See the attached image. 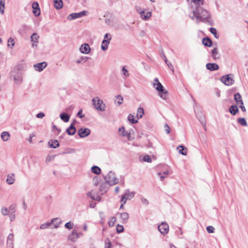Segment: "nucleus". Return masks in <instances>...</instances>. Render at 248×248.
<instances>
[{"label": "nucleus", "instance_id": "obj_51", "mask_svg": "<svg viewBox=\"0 0 248 248\" xmlns=\"http://www.w3.org/2000/svg\"><path fill=\"white\" fill-rule=\"evenodd\" d=\"M99 191L101 192H106L107 190L106 189V184H101L99 186Z\"/></svg>", "mask_w": 248, "mask_h": 248}, {"label": "nucleus", "instance_id": "obj_59", "mask_svg": "<svg viewBox=\"0 0 248 248\" xmlns=\"http://www.w3.org/2000/svg\"><path fill=\"white\" fill-rule=\"evenodd\" d=\"M77 116L80 118H82L83 117H84V114H82V110L81 109L79 110L77 114Z\"/></svg>", "mask_w": 248, "mask_h": 248}, {"label": "nucleus", "instance_id": "obj_28", "mask_svg": "<svg viewBox=\"0 0 248 248\" xmlns=\"http://www.w3.org/2000/svg\"><path fill=\"white\" fill-rule=\"evenodd\" d=\"M31 29V27L27 25H23L20 30L18 31V32L20 34L26 33L29 30Z\"/></svg>", "mask_w": 248, "mask_h": 248}, {"label": "nucleus", "instance_id": "obj_22", "mask_svg": "<svg viewBox=\"0 0 248 248\" xmlns=\"http://www.w3.org/2000/svg\"><path fill=\"white\" fill-rule=\"evenodd\" d=\"M202 43L204 46L208 47L211 46L213 44L212 41L209 37L203 38Z\"/></svg>", "mask_w": 248, "mask_h": 248}, {"label": "nucleus", "instance_id": "obj_5", "mask_svg": "<svg viewBox=\"0 0 248 248\" xmlns=\"http://www.w3.org/2000/svg\"><path fill=\"white\" fill-rule=\"evenodd\" d=\"M87 11H83L82 12H79V13H74L72 14H70L68 17L67 19L70 20H74L76 18L81 17L83 16H84L87 15Z\"/></svg>", "mask_w": 248, "mask_h": 248}, {"label": "nucleus", "instance_id": "obj_17", "mask_svg": "<svg viewBox=\"0 0 248 248\" xmlns=\"http://www.w3.org/2000/svg\"><path fill=\"white\" fill-rule=\"evenodd\" d=\"M14 236L13 233H10L7 237V244L10 248H14Z\"/></svg>", "mask_w": 248, "mask_h": 248}, {"label": "nucleus", "instance_id": "obj_26", "mask_svg": "<svg viewBox=\"0 0 248 248\" xmlns=\"http://www.w3.org/2000/svg\"><path fill=\"white\" fill-rule=\"evenodd\" d=\"M54 6L57 9H61L62 8L63 6V3L62 0H53Z\"/></svg>", "mask_w": 248, "mask_h": 248}, {"label": "nucleus", "instance_id": "obj_8", "mask_svg": "<svg viewBox=\"0 0 248 248\" xmlns=\"http://www.w3.org/2000/svg\"><path fill=\"white\" fill-rule=\"evenodd\" d=\"M91 133V130L88 128H81L78 131V135L80 138H85Z\"/></svg>", "mask_w": 248, "mask_h": 248}, {"label": "nucleus", "instance_id": "obj_29", "mask_svg": "<svg viewBox=\"0 0 248 248\" xmlns=\"http://www.w3.org/2000/svg\"><path fill=\"white\" fill-rule=\"evenodd\" d=\"M10 135L8 132L4 131L1 134V138L4 141H8L10 139Z\"/></svg>", "mask_w": 248, "mask_h": 248}, {"label": "nucleus", "instance_id": "obj_62", "mask_svg": "<svg viewBox=\"0 0 248 248\" xmlns=\"http://www.w3.org/2000/svg\"><path fill=\"white\" fill-rule=\"evenodd\" d=\"M93 181H94V185L95 186H97L99 183V182L98 181V178L96 177H94L93 178Z\"/></svg>", "mask_w": 248, "mask_h": 248}, {"label": "nucleus", "instance_id": "obj_39", "mask_svg": "<svg viewBox=\"0 0 248 248\" xmlns=\"http://www.w3.org/2000/svg\"><path fill=\"white\" fill-rule=\"evenodd\" d=\"M5 0H0V13L3 15L4 13Z\"/></svg>", "mask_w": 248, "mask_h": 248}, {"label": "nucleus", "instance_id": "obj_64", "mask_svg": "<svg viewBox=\"0 0 248 248\" xmlns=\"http://www.w3.org/2000/svg\"><path fill=\"white\" fill-rule=\"evenodd\" d=\"M87 196L90 197L92 199L96 200L94 196L92 195L91 192H88L87 194Z\"/></svg>", "mask_w": 248, "mask_h": 248}, {"label": "nucleus", "instance_id": "obj_43", "mask_svg": "<svg viewBox=\"0 0 248 248\" xmlns=\"http://www.w3.org/2000/svg\"><path fill=\"white\" fill-rule=\"evenodd\" d=\"M15 44V42L13 38L10 37L8 39V46H10L12 48Z\"/></svg>", "mask_w": 248, "mask_h": 248}, {"label": "nucleus", "instance_id": "obj_4", "mask_svg": "<svg viewBox=\"0 0 248 248\" xmlns=\"http://www.w3.org/2000/svg\"><path fill=\"white\" fill-rule=\"evenodd\" d=\"M155 89L158 92L159 96L163 99H166L168 94V92L164 90V87L160 82L154 83Z\"/></svg>", "mask_w": 248, "mask_h": 248}, {"label": "nucleus", "instance_id": "obj_61", "mask_svg": "<svg viewBox=\"0 0 248 248\" xmlns=\"http://www.w3.org/2000/svg\"><path fill=\"white\" fill-rule=\"evenodd\" d=\"M165 131L167 134H169L170 133V128L167 124H166L165 125Z\"/></svg>", "mask_w": 248, "mask_h": 248}, {"label": "nucleus", "instance_id": "obj_42", "mask_svg": "<svg viewBox=\"0 0 248 248\" xmlns=\"http://www.w3.org/2000/svg\"><path fill=\"white\" fill-rule=\"evenodd\" d=\"M169 171H164L163 173L161 172H158L157 174L160 176V180L162 181L165 178H166L169 175Z\"/></svg>", "mask_w": 248, "mask_h": 248}, {"label": "nucleus", "instance_id": "obj_9", "mask_svg": "<svg viewBox=\"0 0 248 248\" xmlns=\"http://www.w3.org/2000/svg\"><path fill=\"white\" fill-rule=\"evenodd\" d=\"M137 10L140 14L141 18L144 20H149L151 16V12H146L145 10H140L139 9Z\"/></svg>", "mask_w": 248, "mask_h": 248}, {"label": "nucleus", "instance_id": "obj_56", "mask_svg": "<svg viewBox=\"0 0 248 248\" xmlns=\"http://www.w3.org/2000/svg\"><path fill=\"white\" fill-rule=\"evenodd\" d=\"M207 231L208 233L214 232L215 228L212 226H209L206 228Z\"/></svg>", "mask_w": 248, "mask_h": 248}, {"label": "nucleus", "instance_id": "obj_25", "mask_svg": "<svg viewBox=\"0 0 248 248\" xmlns=\"http://www.w3.org/2000/svg\"><path fill=\"white\" fill-rule=\"evenodd\" d=\"M238 111L239 109L235 105H232L229 108V112L232 115H235Z\"/></svg>", "mask_w": 248, "mask_h": 248}, {"label": "nucleus", "instance_id": "obj_60", "mask_svg": "<svg viewBox=\"0 0 248 248\" xmlns=\"http://www.w3.org/2000/svg\"><path fill=\"white\" fill-rule=\"evenodd\" d=\"M45 116V114L43 112H39L36 115V117L38 118H43Z\"/></svg>", "mask_w": 248, "mask_h": 248}, {"label": "nucleus", "instance_id": "obj_10", "mask_svg": "<svg viewBox=\"0 0 248 248\" xmlns=\"http://www.w3.org/2000/svg\"><path fill=\"white\" fill-rule=\"evenodd\" d=\"M79 237V233L75 230H74L68 236V239L72 242H75L77 239Z\"/></svg>", "mask_w": 248, "mask_h": 248}, {"label": "nucleus", "instance_id": "obj_12", "mask_svg": "<svg viewBox=\"0 0 248 248\" xmlns=\"http://www.w3.org/2000/svg\"><path fill=\"white\" fill-rule=\"evenodd\" d=\"M32 8L33 9L32 12L34 15L38 16L40 15V9L39 4L37 2H33L32 4Z\"/></svg>", "mask_w": 248, "mask_h": 248}, {"label": "nucleus", "instance_id": "obj_58", "mask_svg": "<svg viewBox=\"0 0 248 248\" xmlns=\"http://www.w3.org/2000/svg\"><path fill=\"white\" fill-rule=\"evenodd\" d=\"M9 214L10 221L11 222L13 221L15 219V213H9Z\"/></svg>", "mask_w": 248, "mask_h": 248}, {"label": "nucleus", "instance_id": "obj_41", "mask_svg": "<svg viewBox=\"0 0 248 248\" xmlns=\"http://www.w3.org/2000/svg\"><path fill=\"white\" fill-rule=\"evenodd\" d=\"M116 221V218L115 217H110L108 221V226L109 227L114 226Z\"/></svg>", "mask_w": 248, "mask_h": 248}, {"label": "nucleus", "instance_id": "obj_45", "mask_svg": "<svg viewBox=\"0 0 248 248\" xmlns=\"http://www.w3.org/2000/svg\"><path fill=\"white\" fill-rule=\"evenodd\" d=\"M88 59L89 58L87 56H81L79 58V59L76 61V63L78 64L80 63L82 61H83L84 62H86Z\"/></svg>", "mask_w": 248, "mask_h": 248}, {"label": "nucleus", "instance_id": "obj_13", "mask_svg": "<svg viewBox=\"0 0 248 248\" xmlns=\"http://www.w3.org/2000/svg\"><path fill=\"white\" fill-rule=\"evenodd\" d=\"M90 47L89 44L87 43L83 44L79 48V50L81 53L86 54H89L90 52Z\"/></svg>", "mask_w": 248, "mask_h": 248}, {"label": "nucleus", "instance_id": "obj_52", "mask_svg": "<svg viewBox=\"0 0 248 248\" xmlns=\"http://www.w3.org/2000/svg\"><path fill=\"white\" fill-rule=\"evenodd\" d=\"M73 223L69 221L68 222H67L65 224V227L68 229H71L73 227Z\"/></svg>", "mask_w": 248, "mask_h": 248}, {"label": "nucleus", "instance_id": "obj_37", "mask_svg": "<svg viewBox=\"0 0 248 248\" xmlns=\"http://www.w3.org/2000/svg\"><path fill=\"white\" fill-rule=\"evenodd\" d=\"M39 38V35L37 33H33L31 37V42H35V43H38V39Z\"/></svg>", "mask_w": 248, "mask_h": 248}, {"label": "nucleus", "instance_id": "obj_7", "mask_svg": "<svg viewBox=\"0 0 248 248\" xmlns=\"http://www.w3.org/2000/svg\"><path fill=\"white\" fill-rule=\"evenodd\" d=\"M158 229L160 233L165 235L169 231V225L165 222H163L158 226Z\"/></svg>", "mask_w": 248, "mask_h": 248}, {"label": "nucleus", "instance_id": "obj_24", "mask_svg": "<svg viewBox=\"0 0 248 248\" xmlns=\"http://www.w3.org/2000/svg\"><path fill=\"white\" fill-rule=\"evenodd\" d=\"M234 99L237 105H243V101L242 99L241 95L239 93H235L234 96Z\"/></svg>", "mask_w": 248, "mask_h": 248}, {"label": "nucleus", "instance_id": "obj_40", "mask_svg": "<svg viewBox=\"0 0 248 248\" xmlns=\"http://www.w3.org/2000/svg\"><path fill=\"white\" fill-rule=\"evenodd\" d=\"M237 122L242 126H247V123L244 118H239L237 119Z\"/></svg>", "mask_w": 248, "mask_h": 248}, {"label": "nucleus", "instance_id": "obj_11", "mask_svg": "<svg viewBox=\"0 0 248 248\" xmlns=\"http://www.w3.org/2000/svg\"><path fill=\"white\" fill-rule=\"evenodd\" d=\"M117 215L120 216V218L121 220V222L122 223H126L128 222V219L129 218V214L128 213H117Z\"/></svg>", "mask_w": 248, "mask_h": 248}, {"label": "nucleus", "instance_id": "obj_15", "mask_svg": "<svg viewBox=\"0 0 248 248\" xmlns=\"http://www.w3.org/2000/svg\"><path fill=\"white\" fill-rule=\"evenodd\" d=\"M27 65L25 63L21 62L18 63L16 67V69L18 73L22 74L23 72L26 70Z\"/></svg>", "mask_w": 248, "mask_h": 248}, {"label": "nucleus", "instance_id": "obj_57", "mask_svg": "<svg viewBox=\"0 0 248 248\" xmlns=\"http://www.w3.org/2000/svg\"><path fill=\"white\" fill-rule=\"evenodd\" d=\"M128 200H129V197H125V196L124 195L121 198V202L122 203L125 204Z\"/></svg>", "mask_w": 248, "mask_h": 248}, {"label": "nucleus", "instance_id": "obj_18", "mask_svg": "<svg viewBox=\"0 0 248 248\" xmlns=\"http://www.w3.org/2000/svg\"><path fill=\"white\" fill-rule=\"evenodd\" d=\"M66 132L70 136H73L76 133V128L74 125V123L70 124V126L66 129Z\"/></svg>", "mask_w": 248, "mask_h": 248}, {"label": "nucleus", "instance_id": "obj_14", "mask_svg": "<svg viewBox=\"0 0 248 248\" xmlns=\"http://www.w3.org/2000/svg\"><path fill=\"white\" fill-rule=\"evenodd\" d=\"M47 62H44L35 64L33 66L34 68H35L36 71L41 72L47 66Z\"/></svg>", "mask_w": 248, "mask_h": 248}, {"label": "nucleus", "instance_id": "obj_50", "mask_svg": "<svg viewBox=\"0 0 248 248\" xmlns=\"http://www.w3.org/2000/svg\"><path fill=\"white\" fill-rule=\"evenodd\" d=\"M124 230V227L122 225L118 224L116 226V231L118 233H121Z\"/></svg>", "mask_w": 248, "mask_h": 248}, {"label": "nucleus", "instance_id": "obj_63", "mask_svg": "<svg viewBox=\"0 0 248 248\" xmlns=\"http://www.w3.org/2000/svg\"><path fill=\"white\" fill-rule=\"evenodd\" d=\"M240 105L239 107L240 108L242 111L243 112H245L246 111V109L245 106H244V103L243 102V105H242V104H240Z\"/></svg>", "mask_w": 248, "mask_h": 248}, {"label": "nucleus", "instance_id": "obj_38", "mask_svg": "<svg viewBox=\"0 0 248 248\" xmlns=\"http://www.w3.org/2000/svg\"><path fill=\"white\" fill-rule=\"evenodd\" d=\"M128 120L132 124H135L138 123V120H135L134 118V116L131 114H129L127 117Z\"/></svg>", "mask_w": 248, "mask_h": 248}, {"label": "nucleus", "instance_id": "obj_20", "mask_svg": "<svg viewBox=\"0 0 248 248\" xmlns=\"http://www.w3.org/2000/svg\"><path fill=\"white\" fill-rule=\"evenodd\" d=\"M211 57L214 60H217L220 58V55L218 53L217 47L214 48L211 51Z\"/></svg>", "mask_w": 248, "mask_h": 248}, {"label": "nucleus", "instance_id": "obj_30", "mask_svg": "<svg viewBox=\"0 0 248 248\" xmlns=\"http://www.w3.org/2000/svg\"><path fill=\"white\" fill-rule=\"evenodd\" d=\"M15 179L14 178V174L13 173L11 175H8L6 179V182L9 185H12L14 183Z\"/></svg>", "mask_w": 248, "mask_h": 248}, {"label": "nucleus", "instance_id": "obj_36", "mask_svg": "<svg viewBox=\"0 0 248 248\" xmlns=\"http://www.w3.org/2000/svg\"><path fill=\"white\" fill-rule=\"evenodd\" d=\"M178 148H181V149L179 150V153L182 155H186L187 153H186V150H187V149L186 147H185V146H183V145H179V147H178Z\"/></svg>", "mask_w": 248, "mask_h": 248}, {"label": "nucleus", "instance_id": "obj_33", "mask_svg": "<svg viewBox=\"0 0 248 248\" xmlns=\"http://www.w3.org/2000/svg\"><path fill=\"white\" fill-rule=\"evenodd\" d=\"M162 55H163V59H164V60L165 63L167 64V65L169 67V68L173 72L174 69H173L172 64H171V62H168L165 55L164 53H163Z\"/></svg>", "mask_w": 248, "mask_h": 248}, {"label": "nucleus", "instance_id": "obj_55", "mask_svg": "<svg viewBox=\"0 0 248 248\" xmlns=\"http://www.w3.org/2000/svg\"><path fill=\"white\" fill-rule=\"evenodd\" d=\"M143 160L145 162H149V163L152 162L151 158L150 156H149L148 155H145L143 157Z\"/></svg>", "mask_w": 248, "mask_h": 248}, {"label": "nucleus", "instance_id": "obj_21", "mask_svg": "<svg viewBox=\"0 0 248 248\" xmlns=\"http://www.w3.org/2000/svg\"><path fill=\"white\" fill-rule=\"evenodd\" d=\"M48 144L49 146L51 148H56L60 146L58 141L56 140H51L48 141Z\"/></svg>", "mask_w": 248, "mask_h": 248}, {"label": "nucleus", "instance_id": "obj_31", "mask_svg": "<svg viewBox=\"0 0 248 248\" xmlns=\"http://www.w3.org/2000/svg\"><path fill=\"white\" fill-rule=\"evenodd\" d=\"M124 195L125 196V197H129V200H130L134 197L135 192L134 191L130 192L129 189H126Z\"/></svg>", "mask_w": 248, "mask_h": 248}, {"label": "nucleus", "instance_id": "obj_19", "mask_svg": "<svg viewBox=\"0 0 248 248\" xmlns=\"http://www.w3.org/2000/svg\"><path fill=\"white\" fill-rule=\"evenodd\" d=\"M111 37L110 36L107 39H104L102 42L101 49L103 50H106L108 48V45L110 43Z\"/></svg>", "mask_w": 248, "mask_h": 248}, {"label": "nucleus", "instance_id": "obj_6", "mask_svg": "<svg viewBox=\"0 0 248 248\" xmlns=\"http://www.w3.org/2000/svg\"><path fill=\"white\" fill-rule=\"evenodd\" d=\"M221 81L227 86H230L233 84L234 81L232 78L229 75L223 76L221 78Z\"/></svg>", "mask_w": 248, "mask_h": 248}, {"label": "nucleus", "instance_id": "obj_48", "mask_svg": "<svg viewBox=\"0 0 248 248\" xmlns=\"http://www.w3.org/2000/svg\"><path fill=\"white\" fill-rule=\"evenodd\" d=\"M112 244L108 238L105 240V248H111Z\"/></svg>", "mask_w": 248, "mask_h": 248}, {"label": "nucleus", "instance_id": "obj_2", "mask_svg": "<svg viewBox=\"0 0 248 248\" xmlns=\"http://www.w3.org/2000/svg\"><path fill=\"white\" fill-rule=\"evenodd\" d=\"M93 105L94 106L95 108L97 110L101 111H104L106 110V105L103 102V101L100 99L99 97H96L92 99Z\"/></svg>", "mask_w": 248, "mask_h": 248}, {"label": "nucleus", "instance_id": "obj_46", "mask_svg": "<svg viewBox=\"0 0 248 248\" xmlns=\"http://www.w3.org/2000/svg\"><path fill=\"white\" fill-rule=\"evenodd\" d=\"M191 2L195 4L196 8L197 7V6H201V5L203 4V0H192Z\"/></svg>", "mask_w": 248, "mask_h": 248}, {"label": "nucleus", "instance_id": "obj_44", "mask_svg": "<svg viewBox=\"0 0 248 248\" xmlns=\"http://www.w3.org/2000/svg\"><path fill=\"white\" fill-rule=\"evenodd\" d=\"M210 31L212 34L214 35L216 38H218L219 37V35L217 33L216 29L211 27L210 28Z\"/></svg>", "mask_w": 248, "mask_h": 248}, {"label": "nucleus", "instance_id": "obj_53", "mask_svg": "<svg viewBox=\"0 0 248 248\" xmlns=\"http://www.w3.org/2000/svg\"><path fill=\"white\" fill-rule=\"evenodd\" d=\"M117 98L118 99V100L117 102V103L118 104V105H120L122 104L123 101V97L121 95H118L117 96Z\"/></svg>", "mask_w": 248, "mask_h": 248}, {"label": "nucleus", "instance_id": "obj_27", "mask_svg": "<svg viewBox=\"0 0 248 248\" xmlns=\"http://www.w3.org/2000/svg\"><path fill=\"white\" fill-rule=\"evenodd\" d=\"M60 117L63 122H68L69 121L70 115L66 113L62 112L60 114Z\"/></svg>", "mask_w": 248, "mask_h": 248}, {"label": "nucleus", "instance_id": "obj_23", "mask_svg": "<svg viewBox=\"0 0 248 248\" xmlns=\"http://www.w3.org/2000/svg\"><path fill=\"white\" fill-rule=\"evenodd\" d=\"M119 131L122 132L121 135L123 137H127L128 140H130V138L131 137L130 133L129 132L125 131L124 127L122 126V127L119 128Z\"/></svg>", "mask_w": 248, "mask_h": 248}, {"label": "nucleus", "instance_id": "obj_1", "mask_svg": "<svg viewBox=\"0 0 248 248\" xmlns=\"http://www.w3.org/2000/svg\"><path fill=\"white\" fill-rule=\"evenodd\" d=\"M193 16L197 20H199L202 22L208 23L212 25L213 23L212 20L209 12L201 7V6H197L195 10L193 11Z\"/></svg>", "mask_w": 248, "mask_h": 248}, {"label": "nucleus", "instance_id": "obj_32", "mask_svg": "<svg viewBox=\"0 0 248 248\" xmlns=\"http://www.w3.org/2000/svg\"><path fill=\"white\" fill-rule=\"evenodd\" d=\"M91 170L93 173L95 174H99L101 171V169L97 166H93L91 168Z\"/></svg>", "mask_w": 248, "mask_h": 248}, {"label": "nucleus", "instance_id": "obj_54", "mask_svg": "<svg viewBox=\"0 0 248 248\" xmlns=\"http://www.w3.org/2000/svg\"><path fill=\"white\" fill-rule=\"evenodd\" d=\"M199 121L201 124L203 126H205L206 125V122L204 116H201L199 118Z\"/></svg>", "mask_w": 248, "mask_h": 248}, {"label": "nucleus", "instance_id": "obj_16", "mask_svg": "<svg viewBox=\"0 0 248 248\" xmlns=\"http://www.w3.org/2000/svg\"><path fill=\"white\" fill-rule=\"evenodd\" d=\"M206 68L211 71L217 70L219 69L218 65L215 63H207L206 64Z\"/></svg>", "mask_w": 248, "mask_h": 248}, {"label": "nucleus", "instance_id": "obj_47", "mask_svg": "<svg viewBox=\"0 0 248 248\" xmlns=\"http://www.w3.org/2000/svg\"><path fill=\"white\" fill-rule=\"evenodd\" d=\"M16 205L15 204L11 205L9 207V213H15Z\"/></svg>", "mask_w": 248, "mask_h": 248}, {"label": "nucleus", "instance_id": "obj_3", "mask_svg": "<svg viewBox=\"0 0 248 248\" xmlns=\"http://www.w3.org/2000/svg\"><path fill=\"white\" fill-rule=\"evenodd\" d=\"M106 182L110 186H113L119 182L118 179L115 176L114 172L110 171L104 177Z\"/></svg>", "mask_w": 248, "mask_h": 248}, {"label": "nucleus", "instance_id": "obj_34", "mask_svg": "<svg viewBox=\"0 0 248 248\" xmlns=\"http://www.w3.org/2000/svg\"><path fill=\"white\" fill-rule=\"evenodd\" d=\"M122 77L124 79L129 76V73L128 70L126 69L125 66H124L122 69Z\"/></svg>", "mask_w": 248, "mask_h": 248}, {"label": "nucleus", "instance_id": "obj_49", "mask_svg": "<svg viewBox=\"0 0 248 248\" xmlns=\"http://www.w3.org/2000/svg\"><path fill=\"white\" fill-rule=\"evenodd\" d=\"M1 212L3 216H6L9 214L8 209L5 207L1 208Z\"/></svg>", "mask_w": 248, "mask_h": 248}, {"label": "nucleus", "instance_id": "obj_35", "mask_svg": "<svg viewBox=\"0 0 248 248\" xmlns=\"http://www.w3.org/2000/svg\"><path fill=\"white\" fill-rule=\"evenodd\" d=\"M144 114V109L142 108H139L137 111V117L138 119L139 118H141L142 117L143 115Z\"/></svg>", "mask_w": 248, "mask_h": 248}]
</instances>
